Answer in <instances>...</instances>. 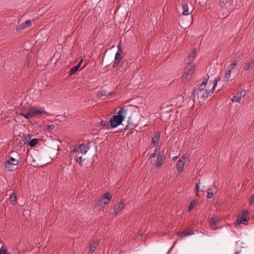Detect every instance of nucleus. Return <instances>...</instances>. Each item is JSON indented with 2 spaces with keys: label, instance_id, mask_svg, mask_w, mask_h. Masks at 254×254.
I'll return each instance as SVG.
<instances>
[{
  "label": "nucleus",
  "instance_id": "obj_8",
  "mask_svg": "<svg viewBox=\"0 0 254 254\" xmlns=\"http://www.w3.org/2000/svg\"><path fill=\"white\" fill-rule=\"evenodd\" d=\"M7 160L5 162V167L9 171H13L14 169V166L18 164V160H16L15 158L7 156Z\"/></svg>",
  "mask_w": 254,
  "mask_h": 254
},
{
  "label": "nucleus",
  "instance_id": "obj_36",
  "mask_svg": "<svg viewBox=\"0 0 254 254\" xmlns=\"http://www.w3.org/2000/svg\"><path fill=\"white\" fill-rule=\"evenodd\" d=\"M227 2V0H220V5L222 7H223Z\"/></svg>",
  "mask_w": 254,
  "mask_h": 254
},
{
  "label": "nucleus",
  "instance_id": "obj_5",
  "mask_svg": "<svg viewBox=\"0 0 254 254\" xmlns=\"http://www.w3.org/2000/svg\"><path fill=\"white\" fill-rule=\"evenodd\" d=\"M250 219V213L248 209H245L242 211L241 215H239V225L243 224L248 225L249 220Z\"/></svg>",
  "mask_w": 254,
  "mask_h": 254
},
{
  "label": "nucleus",
  "instance_id": "obj_16",
  "mask_svg": "<svg viewBox=\"0 0 254 254\" xmlns=\"http://www.w3.org/2000/svg\"><path fill=\"white\" fill-rule=\"evenodd\" d=\"M177 234L179 237H180L181 238H183L185 236L194 234V232L193 230L188 228L185 229L184 231L178 232Z\"/></svg>",
  "mask_w": 254,
  "mask_h": 254
},
{
  "label": "nucleus",
  "instance_id": "obj_1",
  "mask_svg": "<svg viewBox=\"0 0 254 254\" xmlns=\"http://www.w3.org/2000/svg\"><path fill=\"white\" fill-rule=\"evenodd\" d=\"M17 114L23 116L25 119H29L46 113L43 109H38L34 107L23 105V102L20 105L16 111Z\"/></svg>",
  "mask_w": 254,
  "mask_h": 254
},
{
  "label": "nucleus",
  "instance_id": "obj_9",
  "mask_svg": "<svg viewBox=\"0 0 254 254\" xmlns=\"http://www.w3.org/2000/svg\"><path fill=\"white\" fill-rule=\"evenodd\" d=\"M118 51L116 54L115 61L114 62L113 66L115 67L116 65L118 64L122 59L121 54L123 52L122 50V43L120 41L117 45Z\"/></svg>",
  "mask_w": 254,
  "mask_h": 254
},
{
  "label": "nucleus",
  "instance_id": "obj_24",
  "mask_svg": "<svg viewBox=\"0 0 254 254\" xmlns=\"http://www.w3.org/2000/svg\"><path fill=\"white\" fill-rule=\"evenodd\" d=\"M196 56V50L193 49L192 52L189 55L188 57L189 62L192 63L193 60L195 59Z\"/></svg>",
  "mask_w": 254,
  "mask_h": 254
},
{
  "label": "nucleus",
  "instance_id": "obj_4",
  "mask_svg": "<svg viewBox=\"0 0 254 254\" xmlns=\"http://www.w3.org/2000/svg\"><path fill=\"white\" fill-rule=\"evenodd\" d=\"M195 69V64L190 62L187 63L185 68L184 73L182 75L183 80L188 78L189 75L192 74Z\"/></svg>",
  "mask_w": 254,
  "mask_h": 254
},
{
  "label": "nucleus",
  "instance_id": "obj_44",
  "mask_svg": "<svg viewBox=\"0 0 254 254\" xmlns=\"http://www.w3.org/2000/svg\"><path fill=\"white\" fill-rule=\"evenodd\" d=\"M118 254H125V252L123 251H120Z\"/></svg>",
  "mask_w": 254,
  "mask_h": 254
},
{
  "label": "nucleus",
  "instance_id": "obj_49",
  "mask_svg": "<svg viewBox=\"0 0 254 254\" xmlns=\"http://www.w3.org/2000/svg\"><path fill=\"white\" fill-rule=\"evenodd\" d=\"M29 62H28L27 63V65L28 66V65H29Z\"/></svg>",
  "mask_w": 254,
  "mask_h": 254
},
{
  "label": "nucleus",
  "instance_id": "obj_45",
  "mask_svg": "<svg viewBox=\"0 0 254 254\" xmlns=\"http://www.w3.org/2000/svg\"><path fill=\"white\" fill-rule=\"evenodd\" d=\"M82 62V60H81L77 65H79V67H80Z\"/></svg>",
  "mask_w": 254,
  "mask_h": 254
},
{
  "label": "nucleus",
  "instance_id": "obj_27",
  "mask_svg": "<svg viewBox=\"0 0 254 254\" xmlns=\"http://www.w3.org/2000/svg\"><path fill=\"white\" fill-rule=\"evenodd\" d=\"M207 193L206 195V197L208 199L211 198L214 196V192L211 189L209 188L207 189Z\"/></svg>",
  "mask_w": 254,
  "mask_h": 254
},
{
  "label": "nucleus",
  "instance_id": "obj_10",
  "mask_svg": "<svg viewBox=\"0 0 254 254\" xmlns=\"http://www.w3.org/2000/svg\"><path fill=\"white\" fill-rule=\"evenodd\" d=\"M220 79H221V77H217V78L216 79H215L214 80L213 86L212 89L209 91L207 90V91H205L202 95V98H207L213 93L214 90L215 89V88L217 85L218 82L220 80Z\"/></svg>",
  "mask_w": 254,
  "mask_h": 254
},
{
  "label": "nucleus",
  "instance_id": "obj_3",
  "mask_svg": "<svg viewBox=\"0 0 254 254\" xmlns=\"http://www.w3.org/2000/svg\"><path fill=\"white\" fill-rule=\"evenodd\" d=\"M238 70V65L235 62L232 63L226 69V73L223 78L224 82L228 81L231 77H234L236 75Z\"/></svg>",
  "mask_w": 254,
  "mask_h": 254
},
{
  "label": "nucleus",
  "instance_id": "obj_20",
  "mask_svg": "<svg viewBox=\"0 0 254 254\" xmlns=\"http://www.w3.org/2000/svg\"><path fill=\"white\" fill-rule=\"evenodd\" d=\"M183 15H188L190 14V12L188 4L185 2L182 5Z\"/></svg>",
  "mask_w": 254,
  "mask_h": 254
},
{
  "label": "nucleus",
  "instance_id": "obj_7",
  "mask_svg": "<svg viewBox=\"0 0 254 254\" xmlns=\"http://www.w3.org/2000/svg\"><path fill=\"white\" fill-rule=\"evenodd\" d=\"M90 149L89 143H83L78 147L75 146L72 150V152L80 151L82 155L85 154Z\"/></svg>",
  "mask_w": 254,
  "mask_h": 254
},
{
  "label": "nucleus",
  "instance_id": "obj_38",
  "mask_svg": "<svg viewBox=\"0 0 254 254\" xmlns=\"http://www.w3.org/2000/svg\"><path fill=\"white\" fill-rule=\"evenodd\" d=\"M102 201V200H101V199L99 200L95 204V207H99V206L101 205V204L103 203Z\"/></svg>",
  "mask_w": 254,
  "mask_h": 254
},
{
  "label": "nucleus",
  "instance_id": "obj_13",
  "mask_svg": "<svg viewBox=\"0 0 254 254\" xmlns=\"http://www.w3.org/2000/svg\"><path fill=\"white\" fill-rule=\"evenodd\" d=\"M124 207L125 204L124 203V200H122L119 203H116L115 205L113 214L117 215L119 212H121L124 209Z\"/></svg>",
  "mask_w": 254,
  "mask_h": 254
},
{
  "label": "nucleus",
  "instance_id": "obj_46",
  "mask_svg": "<svg viewBox=\"0 0 254 254\" xmlns=\"http://www.w3.org/2000/svg\"><path fill=\"white\" fill-rule=\"evenodd\" d=\"M48 127H54V125H49L48 126Z\"/></svg>",
  "mask_w": 254,
  "mask_h": 254
},
{
  "label": "nucleus",
  "instance_id": "obj_2",
  "mask_svg": "<svg viewBox=\"0 0 254 254\" xmlns=\"http://www.w3.org/2000/svg\"><path fill=\"white\" fill-rule=\"evenodd\" d=\"M127 113V110L124 107H121L116 115H114L110 120L111 127H118L125 120Z\"/></svg>",
  "mask_w": 254,
  "mask_h": 254
},
{
  "label": "nucleus",
  "instance_id": "obj_50",
  "mask_svg": "<svg viewBox=\"0 0 254 254\" xmlns=\"http://www.w3.org/2000/svg\"><path fill=\"white\" fill-rule=\"evenodd\" d=\"M235 254H238V252H236Z\"/></svg>",
  "mask_w": 254,
  "mask_h": 254
},
{
  "label": "nucleus",
  "instance_id": "obj_25",
  "mask_svg": "<svg viewBox=\"0 0 254 254\" xmlns=\"http://www.w3.org/2000/svg\"><path fill=\"white\" fill-rule=\"evenodd\" d=\"M169 108L168 106H167L165 108H162V116H169V118L171 117V114L169 110H168V108Z\"/></svg>",
  "mask_w": 254,
  "mask_h": 254
},
{
  "label": "nucleus",
  "instance_id": "obj_48",
  "mask_svg": "<svg viewBox=\"0 0 254 254\" xmlns=\"http://www.w3.org/2000/svg\"><path fill=\"white\" fill-rule=\"evenodd\" d=\"M133 129H134V128H131L130 129V130H133Z\"/></svg>",
  "mask_w": 254,
  "mask_h": 254
},
{
  "label": "nucleus",
  "instance_id": "obj_30",
  "mask_svg": "<svg viewBox=\"0 0 254 254\" xmlns=\"http://www.w3.org/2000/svg\"><path fill=\"white\" fill-rule=\"evenodd\" d=\"M0 254H10L7 252V250L6 247L2 246L0 249Z\"/></svg>",
  "mask_w": 254,
  "mask_h": 254
},
{
  "label": "nucleus",
  "instance_id": "obj_41",
  "mask_svg": "<svg viewBox=\"0 0 254 254\" xmlns=\"http://www.w3.org/2000/svg\"><path fill=\"white\" fill-rule=\"evenodd\" d=\"M235 226H237L238 225V215L236 217V221L235 222Z\"/></svg>",
  "mask_w": 254,
  "mask_h": 254
},
{
  "label": "nucleus",
  "instance_id": "obj_23",
  "mask_svg": "<svg viewBox=\"0 0 254 254\" xmlns=\"http://www.w3.org/2000/svg\"><path fill=\"white\" fill-rule=\"evenodd\" d=\"M10 201L12 205H15L17 203V197L16 193L13 192L10 196Z\"/></svg>",
  "mask_w": 254,
  "mask_h": 254
},
{
  "label": "nucleus",
  "instance_id": "obj_40",
  "mask_svg": "<svg viewBox=\"0 0 254 254\" xmlns=\"http://www.w3.org/2000/svg\"><path fill=\"white\" fill-rule=\"evenodd\" d=\"M250 68V64H246L244 67V69L245 70H248Z\"/></svg>",
  "mask_w": 254,
  "mask_h": 254
},
{
  "label": "nucleus",
  "instance_id": "obj_15",
  "mask_svg": "<svg viewBox=\"0 0 254 254\" xmlns=\"http://www.w3.org/2000/svg\"><path fill=\"white\" fill-rule=\"evenodd\" d=\"M99 243V240L97 238H94L89 244V251L91 253H93L95 251L96 247L98 245Z\"/></svg>",
  "mask_w": 254,
  "mask_h": 254
},
{
  "label": "nucleus",
  "instance_id": "obj_43",
  "mask_svg": "<svg viewBox=\"0 0 254 254\" xmlns=\"http://www.w3.org/2000/svg\"><path fill=\"white\" fill-rule=\"evenodd\" d=\"M47 128V129H48V130L49 131H52V130H53V129L54 128H51V127H49V128Z\"/></svg>",
  "mask_w": 254,
  "mask_h": 254
},
{
  "label": "nucleus",
  "instance_id": "obj_6",
  "mask_svg": "<svg viewBox=\"0 0 254 254\" xmlns=\"http://www.w3.org/2000/svg\"><path fill=\"white\" fill-rule=\"evenodd\" d=\"M238 94H237L231 99V103L230 105V111L231 114L234 115L237 114L238 111L237 108V103H238Z\"/></svg>",
  "mask_w": 254,
  "mask_h": 254
},
{
  "label": "nucleus",
  "instance_id": "obj_47",
  "mask_svg": "<svg viewBox=\"0 0 254 254\" xmlns=\"http://www.w3.org/2000/svg\"><path fill=\"white\" fill-rule=\"evenodd\" d=\"M174 246V245H173V246L171 247V248L170 249V250H169V252H168V253H167V254H168L169 252L171 251V250L173 248Z\"/></svg>",
  "mask_w": 254,
  "mask_h": 254
},
{
  "label": "nucleus",
  "instance_id": "obj_22",
  "mask_svg": "<svg viewBox=\"0 0 254 254\" xmlns=\"http://www.w3.org/2000/svg\"><path fill=\"white\" fill-rule=\"evenodd\" d=\"M204 87L205 86H202V84H201L199 85L198 88L194 89L193 95L194 98L196 97V95L198 96L199 92L204 90Z\"/></svg>",
  "mask_w": 254,
  "mask_h": 254
},
{
  "label": "nucleus",
  "instance_id": "obj_37",
  "mask_svg": "<svg viewBox=\"0 0 254 254\" xmlns=\"http://www.w3.org/2000/svg\"><path fill=\"white\" fill-rule=\"evenodd\" d=\"M209 78V77H207L205 78L203 80V81H202V82L201 83V84H202V86H204L205 87V86H206V84L207 83V81H208V80Z\"/></svg>",
  "mask_w": 254,
  "mask_h": 254
},
{
  "label": "nucleus",
  "instance_id": "obj_14",
  "mask_svg": "<svg viewBox=\"0 0 254 254\" xmlns=\"http://www.w3.org/2000/svg\"><path fill=\"white\" fill-rule=\"evenodd\" d=\"M32 25V21L30 20H28L25 21L23 23L21 24H19L16 28V31H21L23 29H26L28 27H30Z\"/></svg>",
  "mask_w": 254,
  "mask_h": 254
},
{
  "label": "nucleus",
  "instance_id": "obj_31",
  "mask_svg": "<svg viewBox=\"0 0 254 254\" xmlns=\"http://www.w3.org/2000/svg\"><path fill=\"white\" fill-rule=\"evenodd\" d=\"M196 204V202L195 200H193L191 201L190 204H189V207H188V211H190L194 207Z\"/></svg>",
  "mask_w": 254,
  "mask_h": 254
},
{
  "label": "nucleus",
  "instance_id": "obj_32",
  "mask_svg": "<svg viewBox=\"0 0 254 254\" xmlns=\"http://www.w3.org/2000/svg\"><path fill=\"white\" fill-rule=\"evenodd\" d=\"M199 181H198L195 184V195L198 196L199 194Z\"/></svg>",
  "mask_w": 254,
  "mask_h": 254
},
{
  "label": "nucleus",
  "instance_id": "obj_28",
  "mask_svg": "<svg viewBox=\"0 0 254 254\" xmlns=\"http://www.w3.org/2000/svg\"><path fill=\"white\" fill-rule=\"evenodd\" d=\"M38 142V140L37 138L32 139L29 142V145L30 146L34 147Z\"/></svg>",
  "mask_w": 254,
  "mask_h": 254
},
{
  "label": "nucleus",
  "instance_id": "obj_17",
  "mask_svg": "<svg viewBox=\"0 0 254 254\" xmlns=\"http://www.w3.org/2000/svg\"><path fill=\"white\" fill-rule=\"evenodd\" d=\"M111 198V194L109 192H107L102 196L101 199V200H102V203L104 205H107V204H108Z\"/></svg>",
  "mask_w": 254,
  "mask_h": 254
},
{
  "label": "nucleus",
  "instance_id": "obj_11",
  "mask_svg": "<svg viewBox=\"0 0 254 254\" xmlns=\"http://www.w3.org/2000/svg\"><path fill=\"white\" fill-rule=\"evenodd\" d=\"M138 123L136 118L134 116L128 117L127 125L125 127H137Z\"/></svg>",
  "mask_w": 254,
  "mask_h": 254
},
{
  "label": "nucleus",
  "instance_id": "obj_34",
  "mask_svg": "<svg viewBox=\"0 0 254 254\" xmlns=\"http://www.w3.org/2000/svg\"><path fill=\"white\" fill-rule=\"evenodd\" d=\"M98 124H100V126H103V127H108V124L106 122H104L103 121L101 120L98 123Z\"/></svg>",
  "mask_w": 254,
  "mask_h": 254
},
{
  "label": "nucleus",
  "instance_id": "obj_51",
  "mask_svg": "<svg viewBox=\"0 0 254 254\" xmlns=\"http://www.w3.org/2000/svg\"><path fill=\"white\" fill-rule=\"evenodd\" d=\"M128 129V128H127V127L125 128V129Z\"/></svg>",
  "mask_w": 254,
  "mask_h": 254
},
{
  "label": "nucleus",
  "instance_id": "obj_42",
  "mask_svg": "<svg viewBox=\"0 0 254 254\" xmlns=\"http://www.w3.org/2000/svg\"><path fill=\"white\" fill-rule=\"evenodd\" d=\"M75 155L79 154V155H81V153L80 151L74 152Z\"/></svg>",
  "mask_w": 254,
  "mask_h": 254
},
{
  "label": "nucleus",
  "instance_id": "obj_26",
  "mask_svg": "<svg viewBox=\"0 0 254 254\" xmlns=\"http://www.w3.org/2000/svg\"><path fill=\"white\" fill-rule=\"evenodd\" d=\"M82 155H79V154L75 155L76 162L78 163L80 166L82 165V163L85 160V159L82 158Z\"/></svg>",
  "mask_w": 254,
  "mask_h": 254
},
{
  "label": "nucleus",
  "instance_id": "obj_29",
  "mask_svg": "<svg viewBox=\"0 0 254 254\" xmlns=\"http://www.w3.org/2000/svg\"><path fill=\"white\" fill-rule=\"evenodd\" d=\"M79 65H76L74 66L70 70V74L71 75H72L74 74L79 69Z\"/></svg>",
  "mask_w": 254,
  "mask_h": 254
},
{
  "label": "nucleus",
  "instance_id": "obj_33",
  "mask_svg": "<svg viewBox=\"0 0 254 254\" xmlns=\"http://www.w3.org/2000/svg\"><path fill=\"white\" fill-rule=\"evenodd\" d=\"M158 146L155 148L154 149V153H153L152 154H151L149 157V158L151 159L152 158H154L156 154H157V151H158Z\"/></svg>",
  "mask_w": 254,
  "mask_h": 254
},
{
  "label": "nucleus",
  "instance_id": "obj_18",
  "mask_svg": "<svg viewBox=\"0 0 254 254\" xmlns=\"http://www.w3.org/2000/svg\"><path fill=\"white\" fill-rule=\"evenodd\" d=\"M164 156L162 154H159L157 157V159L155 162L156 167H160L163 164Z\"/></svg>",
  "mask_w": 254,
  "mask_h": 254
},
{
  "label": "nucleus",
  "instance_id": "obj_19",
  "mask_svg": "<svg viewBox=\"0 0 254 254\" xmlns=\"http://www.w3.org/2000/svg\"><path fill=\"white\" fill-rule=\"evenodd\" d=\"M185 165V161L181 159H179L176 164L177 169L179 171H183Z\"/></svg>",
  "mask_w": 254,
  "mask_h": 254
},
{
  "label": "nucleus",
  "instance_id": "obj_39",
  "mask_svg": "<svg viewBox=\"0 0 254 254\" xmlns=\"http://www.w3.org/2000/svg\"><path fill=\"white\" fill-rule=\"evenodd\" d=\"M245 92L246 91H242L241 92H239V101H240L241 100V96H244L245 95Z\"/></svg>",
  "mask_w": 254,
  "mask_h": 254
},
{
  "label": "nucleus",
  "instance_id": "obj_12",
  "mask_svg": "<svg viewBox=\"0 0 254 254\" xmlns=\"http://www.w3.org/2000/svg\"><path fill=\"white\" fill-rule=\"evenodd\" d=\"M220 221V220L217 217L211 218L210 221V228L211 230L219 228L220 227L218 226V222Z\"/></svg>",
  "mask_w": 254,
  "mask_h": 254
},
{
  "label": "nucleus",
  "instance_id": "obj_35",
  "mask_svg": "<svg viewBox=\"0 0 254 254\" xmlns=\"http://www.w3.org/2000/svg\"><path fill=\"white\" fill-rule=\"evenodd\" d=\"M250 204L252 205L254 204V194H253L249 199Z\"/></svg>",
  "mask_w": 254,
  "mask_h": 254
},
{
  "label": "nucleus",
  "instance_id": "obj_21",
  "mask_svg": "<svg viewBox=\"0 0 254 254\" xmlns=\"http://www.w3.org/2000/svg\"><path fill=\"white\" fill-rule=\"evenodd\" d=\"M160 137V132H155L154 133V136L152 138V144H153L154 145H156L159 141Z\"/></svg>",
  "mask_w": 254,
  "mask_h": 254
}]
</instances>
